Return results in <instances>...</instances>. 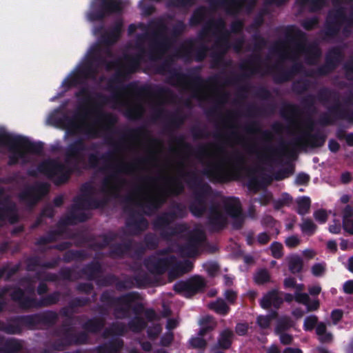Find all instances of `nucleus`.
Instances as JSON below:
<instances>
[{
  "label": "nucleus",
  "instance_id": "obj_47",
  "mask_svg": "<svg viewBox=\"0 0 353 353\" xmlns=\"http://www.w3.org/2000/svg\"><path fill=\"white\" fill-rule=\"evenodd\" d=\"M245 131L250 134H261L262 139L267 143H270L273 139L272 133L268 130H261L259 123L256 121H252L244 128Z\"/></svg>",
  "mask_w": 353,
  "mask_h": 353
},
{
  "label": "nucleus",
  "instance_id": "obj_55",
  "mask_svg": "<svg viewBox=\"0 0 353 353\" xmlns=\"http://www.w3.org/2000/svg\"><path fill=\"white\" fill-rule=\"evenodd\" d=\"M168 122L165 128L174 130L179 128L185 121V117L180 111H176L166 116Z\"/></svg>",
  "mask_w": 353,
  "mask_h": 353
},
{
  "label": "nucleus",
  "instance_id": "obj_29",
  "mask_svg": "<svg viewBox=\"0 0 353 353\" xmlns=\"http://www.w3.org/2000/svg\"><path fill=\"white\" fill-rule=\"evenodd\" d=\"M108 201V200L105 198L98 199L92 196L88 195V196L84 198H74L72 208L74 212L83 208L99 209L104 208L107 205Z\"/></svg>",
  "mask_w": 353,
  "mask_h": 353
},
{
  "label": "nucleus",
  "instance_id": "obj_14",
  "mask_svg": "<svg viewBox=\"0 0 353 353\" xmlns=\"http://www.w3.org/2000/svg\"><path fill=\"white\" fill-rule=\"evenodd\" d=\"M344 23L353 26V6L350 15L347 17L344 7H339L328 12L324 24V28L321 31L323 40L336 37L340 32Z\"/></svg>",
  "mask_w": 353,
  "mask_h": 353
},
{
  "label": "nucleus",
  "instance_id": "obj_25",
  "mask_svg": "<svg viewBox=\"0 0 353 353\" xmlns=\"http://www.w3.org/2000/svg\"><path fill=\"white\" fill-rule=\"evenodd\" d=\"M7 142L12 145H20L23 151L32 154L41 155L43 151V143L41 141L34 142L29 140L26 137L21 135L8 136L6 135Z\"/></svg>",
  "mask_w": 353,
  "mask_h": 353
},
{
  "label": "nucleus",
  "instance_id": "obj_4",
  "mask_svg": "<svg viewBox=\"0 0 353 353\" xmlns=\"http://www.w3.org/2000/svg\"><path fill=\"white\" fill-rule=\"evenodd\" d=\"M94 149V144L88 148L82 138H78L65 148V162L68 167L56 159H48L38 165L37 170L48 179L53 180L57 185L64 184L68 181L70 175L79 170V164L84 159L83 152Z\"/></svg>",
  "mask_w": 353,
  "mask_h": 353
},
{
  "label": "nucleus",
  "instance_id": "obj_37",
  "mask_svg": "<svg viewBox=\"0 0 353 353\" xmlns=\"http://www.w3.org/2000/svg\"><path fill=\"white\" fill-rule=\"evenodd\" d=\"M148 277L145 274L136 275L134 277L128 276L123 280H118L116 283V289L118 291L130 290L134 288V281L138 286H141L143 283H146Z\"/></svg>",
  "mask_w": 353,
  "mask_h": 353
},
{
  "label": "nucleus",
  "instance_id": "obj_61",
  "mask_svg": "<svg viewBox=\"0 0 353 353\" xmlns=\"http://www.w3.org/2000/svg\"><path fill=\"white\" fill-rule=\"evenodd\" d=\"M210 310L214 311L216 314L221 316H226L230 311V307L228 305L225 301L219 298L215 301L212 302L209 305Z\"/></svg>",
  "mask_w": 353,
  "mask_h": 353
},
{
  "label": "nucleus",
  "instance_id": "obj_23",
  "mask_svg": "<svg viewBox=\"0 0 353 353\" xmlns=\"http://www.w3.org/2000/svg\"><path fill=\"white\" fill-rule=\"evenodd\" d=\"M176 262V256L170 255L164 258H159L152 255L144 261V265L146 269L153 274L161 275L171 270V266Z\"/></svg>",
  "mask_w": 353,
  "mask_h": 353
},
{
  "label": "nucleus",
  "instance_id": "obj_16",
  "mask_svg": "<svg viewBox=\"0 0 353 353\" xmlns=\"http://www.w3.org/2000/svg\"><path fill=\"white\" fill-rule=\"evenodd\" d=\"M261 57L259 54L250 55L247 59L239 65V68L243 71L241 74L232 75L225 79V85H236L249 79L252 76L261 73Z\"/></svg>",
  "mask_w": 353,
  "mask_h": 353
},
{
  "label": "nucleus",
  "instance_id": "obj_34",
  "mask_svg": "<svg viewBox=\"0 0 353 353\" xmlns=\"http://www.w3.org/2000/svg\"><path fill=\"white\" fill-rule=\"evenodd\" d=\"M202 174L212 182H224L228 179L225 170L219 164H210L202 171Z\"/></svg>",
  "mask_w": 353,
  "mask_h": 353
},
{
  "label": "nucleus",
  "instance_id": "obj_43",
  "mask_svg": "<svg viewBox=\"0 0 353 353\" xmlns=\"http://www.w3.org/2000/svg\"><path fill=\"white\" fill-rule=\"evenodd\" d=\"M105 325V318L94 316L88 319L84 323H83V332H85L88 334V333L98 334L103 329Z\"/></svg>",
  "mask_w": 353,
  "mask_h": 353
},
{
  "label": "nucleus",
  "instance_id": "obj_62",
  "mask_svg": "<svg viewBox=\"0 0 353 353\" xmlns=\"http://www.w3.org/2000/svg\"><path fill=\"white\" fill-rule=\"evenodd\" d=\"M101 122H105L108 123L107 125L104 126V129L111 133V134H115L118 132L117 131L114 130V124L116 122V119L110 114L100 113L96 119V123H99Z\"/></svg>",
  "mask_w": 353,
  "mask_h": 353
},
{
  "label": "nucleus",
  "instance_id": "obj_1",
  "mask_svg": "<svg viewBox=\"0 0 353 353\" xmlns=\"http://www.w3.org/2000/svg\"><path fill=\"white\" fill-rule=\"evenodd\" d=\"M124 62L116 60L107 63V68H114V73L108 81V89L114 92L112 100L118 104L127 107L126 116L132 119H139L142 117L144 108L142 104L136 103L131 105L128 101L122 100L121 96L134 94L141 97L144 96H157L159 97H174L173 92L168 88L156 86L154 90L150 85L139 86L137 81L128 84L123 82L129 79L132 74L136 73L141 63V54H125Z\"/></svg>",
  "mask_w": 353,
  "mask_h": 353
},
{
  "label": "nucleus",
  "instance_id": "obj_3",
  "mask_svg": "<svg viewBox=\"0 0 353 353\" xmlns=\"http://www.w3.org/2000/svg\"><path fill=\"white\" fill-rule=\"evenodd\" d=\"M145 134V130L143 127L127 129L119 141H114L112 136H107V143L113 147V150L108 151L101 155L99 152L90 153L88 156V163L90 168L98 169L103 174L109 173L102 180L101 191L108 196L118 199L120 197V192L126 183L125 179L119 176L121 174H132L136 168L135 163H126L121 161L119 163L110 162L114 159V154L122 151L124 148L125 138H137Z\"/></svg>",
  "mask_w": 353,
  "mask_h": 353
},
{
  "label": "nucleus",
  "instance_id": "obj_49",
  "mask_svg": "<svg viewBox=\"0 0 353 353\" xmlns=\"http://www.w3.org/2000/svg\"><path fill=\"white\" fill-rule=\"evenodd\" d=\"M276 105L274 103L267 104L264 107H258L254 105H249L247 108L248 115L250 117L265 116L274 112Z\"/></svg>",
  "mask_w": 353,
  "mask_h": 353
},
{
  "label": "nucleus",
  "instance_id": "obj_6",
  "mask_svg": "<svg viewBox=\"0 0 353 353\" xmlns=\"http://www.w3.org/2000/svg\"><path fill=\"white\" fill-rule=\"evenodd\" d=\"M180 165L182 168L179 170V176L168 178V185L161 191L166 190L171 185L172 178H178L181 182L183 181L181 178L183 179L192 190V201L189 205V210L194 216L201 218L207 212L208 199L212 196V188L210 185L203 181L196 170L185 171L183 164L181 163Z\"/></svg>",
  "mask_w": 353,
  "mask_h": 353
},
{
  "label": "nucleus",
  "instance_id": "obj_53",
  "mask_svg": "<svg viewBox=\"0 0 353 353\" xmlns=\"http://www.w3.org/2000/svg\"><path fill=\"white\" fill-rule=\"evenodd\" d=\"M288 267L290 272L294 275L301 274L304 263L303 259L298 254H293L288 257Z\"/></svg>",
  "mask_w": 353,
  "mask_h": 353
},
{
  "label": "nucleus",
  "instance_id": "obj_33",
  "mask_svg": "<svg viewBox=\"0 0 353 353\" xmlns=\"http://www.w3.org/2000/svg\"><path fill=\"white\" fill-rule=\"evenodd\" d=\"M103 270L101 262L93 260L85 264L80 270V273L90 281H96L103 274Z\"/></svg>",
  "mask_w": 353,
  "mask_h": 353
},
{
  "label": "nucleus",
  "instance_id": "obj_31",
  "mask_svg": "<svg viewBox=\"0 0 353 353\" xmlns=\"http://www.w3.org/2000/svg\"><path fill=\"white\" fill-rule=\"evenodd\" d=\"M8 292H10L11 300L23 310L22 303L26 298L25 290L16 285H7L0 289V299H3Z\"/></svg>",
  "mask_w": 353,
  "mask_h": 353
},
{
  "label": "nucleus",
  "instance_id": "obj_64",
  "mask_svg": "<svg viewBox=\"0 0 353 353\" xmlns=\"http://www.w3.org/2000/svg\"><path fill=\"white\" fill-rule=\"evenodd\" d=\"M228 99V94L227 92H223L220 94L216 99V105L210 108L206 111L208 117H214L218 114L219 106L224 105Z\"/></svg>",
  "mask_w": 353,
  "mask_h": 353
},
{
  "label": "nucleus",
  "instance_id": "obj_15",
  "mask_svg": "<svg viewBox=\"0 0 353 353\" xmlns=\"http://www.w3.org/2000/svg\"><path fill=\"white\" fill-rule=\"evenodd\" d=\"M124 8L125 3L121 0H93L86 18L90 22L103 21L105 17L113 14L121 16Z\"/></svg>",
  "mask_w": 353,
  "mask_h": 353
},
{
  "label": "nucleus",
  "instance_id": "obj_52",
  "mask_svg": "<svg viewBox=\"0 0 353 353\" xmlns=\"http://www.w3.org/2000/svg\"><path fill=\"white\" fill-rule=\"evenodd\" d=\"M301 114V110L296 104L285 102L280 109L281 116L288 120H292Z\"/></svg>",
  "mask_w": 353,
  "mask_h": 353
},
{
  "label": "nucleus",
  "instance_id": "obj_48",
  "mask_svg": "<svg viewBox=\"0 0 353 353\" xmlns=\"http://www.w3.org/2000/svg\"><path fill=\"white\" fill-rule=\"evenodd\" d=\"M344 58L343 52L339 46L331 48L325 54V61L332 67L336 68Z\"/></svg>",
  "mask_w": 353,
  "mask_h": 353
},
{
  "label": "nucleus",
  "instance_id": "obj_26",
  "mask_svg": "<svg viewBox=\"0 0 353 353\" xmlns=\"http://www.w3.org/2000/svg\"><path fill=\"white\" fill-rule=\"evenodd\" d=\"M6 135L15 136L8 132L4 128H0V146L7 147L10 152L8 157V165H14L19 163V159H24L26 158V152L20 149V145H12L7 142Z\"/></svg>",
  "mask_w": 353,
  "mask_h": 353
},
{
  "label": "nucleus",
  "instance_id": "obj_13",
  "mask_svg": "<svg viewBox=\"0 0 353 353\" xmlns=\"http://www.w3.org/2000/svg\"><path fill=\"white\" fill-rule=\"evenodd\" d=\"M54 335L59 337L50 344L52 349L55 351H63L72 345H85L89 341V335L85 332H74L71 323L67 321L54 330Z\"/></svg>",
  "mask_w": 353,
  "mask_h": 353
},
{
  "label": "nucleus",
  "instance_id": "obj_8",
  "mask_svg": "<svg viewBox=\"0 0 353 353\" xmlns=\"http://www.w3.org/2000/svg\"><path fill=\"white\" fill-rule=\"evenodd\" d=\"M102 48L93 45L88 51L83 62L78 67L77 71L64 79L62 86L66 90L77 87L88 79H94L99 68L107 63V60L102 56Z\"/></svg>",
  "mask_w": 353,
  "mask_h": 353
},
{
  "label": "nucleus",
  "instance_id": "obj_57",
  "mask_svg": "<svg viewBox=\"0 0 353 353\" xmlns=\"http://www.w3.org/2000/svg\"><path fill=\"white\" fill-rule=\"evenodd\" d=\"M102 239L101 242L94 241L90 245V248L92 250H103L108 246H110V243L117 238V234L114 232H110L106 234L99 235Z\"/></svg>",
  "mask_w": 353,
  "mask_h": 353
},
{
  "label": "nucleus",
  "instance_id": "obj_39",
  "mask_svg": "<svg viewBox=\"0 0 353 353\" xmlns=\"http://www.w3.org/2000/svg\"><path fill=\"white\" fill-rule=\"evenodd\" d=\"M123 202L125 204L123 207V212L128 214L125 225L126 227H128V223L133 220H137V217L142 214V212H141L139 210H135L132 206L137 203L135 202V199L132 194L125 196Z\"/></svg>",
  "mask_w": 353,
  "mask_h": 353
},
{
  "label": "nucleus",
  "instance_id": "obj_24",
  "mask_svg": "<svg viewBox=\"0 0 353 353\" xmlns=\"http://www.w3.org/2000/svg\"><path fill=\"white\" fill-rule=\"evenodd\" d=\"M123 21L121 18L117 19L110 30L107 32H104L101 37V42L107 46L114 45L119 39L122 31H123ZM95 43L94 45H96ZM99 45V43H97ZM99 46L102 48V56L103 54L110 55L111 51L108 47L103 48L100 44Z\"/></svg>",
  "mask_w": 353,
  "mask_h": 353
},
{
  "label": "nucleus",
  "instance_id": "obj_40",
  "mask_svg": "<svg viewBox=\"0 0 353 353\" xmlns=\"http://www.w3.org/2000/svg\"><path fill=\"white\" fill-rule=\"evenodd\" d=\"M229 15L236 16L245 8L250 12L254 6L253 0H228Z\"/></svg>",
  "mask_w": 353,
  "mask_h": 353
},
{
  "label": "nucleus",
  "instance_id": "obj_7",
  "mask_svg": "<svg viewBox=\"0 0 353 353\" xmlns=\"http://www.w3.org/2000/svg\"><path fill=\"white\" fill-rule=\"evenodd\" d=\"M171 185L165 191H160L154 195L147 196L143 201H139L136 205L142 209V214L128 223V228L134 230V234H137L146 230L148 227V221L143 214L150 216L158 211L166 202L169 196H178L185 190L182 182L178 178H172Z\"/></svg>",
  "mask_w": 353,
  "mask_h": 353
},
{
  "label": "nucleus",
  "instance_id": "obj_18",
  "mask_svg": "<svg viewBox=\"0 0 353 353\" xmlns=\"http://www.w3.org/2000/svg\"><path fill=\"white\" fill-rule=\"evenodd\" d=\"M188 215L186 206L182 203L172 201L169 210L157 216L153 221L154 228H163L176 219H183Z\"/></svg>",
  "mask_w": 353,
  "mask_h": 353
},
{
  "label": "nucleus",
  "instance_id": "obj_27",
  "mask_svg": "<svg viewBox=\"0 0 353 353\" xmlns=\"http://www.w3.org/2000/svg\"><path fill=\"white\" fill-rule=\"evenodd\" d=\"M208 210L207 224L212 232H220L223 230L227 225V219L221 212L219 205L212 203Z\"/></svg>",
  "mask_w": 353,
  "mask_h": 353
},
{
  "label": "nucleus",
  "instance_id": "obj_51",
  "mask_svg": "<svg viewBox=\"0 0 353 353\" xmlns=\"http://www.w3.org/2000/svg\"><path fill=\"white\" fill-rule=\"evenodd\" d=\"M199 325L198 335L204 337L216 328L217 323L212 316H205L200 320Z\"/></svg>",
  "mask_w": 353,
  "mask_h": 353
},
{
  "label": "nucleus",
  "instance_id": "obj_19",
  "mask_svg": "<svg viewBox=\"0 0 353 353\" xmlns=\"http://www.w3.org/2000/svg\"><path fill=\"white\" fill-rule=\"evenodd\" d=\"M48 192L49 185L46 183H38L22 190L19 194V199L28 208L32 209Z\"/></svg>",
  "mask_w": 353,
  "mask_h": 353
},
{
  "label": "nucleus",
  "instance_id": "obj_22",
  "mask_svg": "<svg viewBox=\"0 0 353 353\" xmlns=\"http://www.w3.org/2000/svg\"><path fill=\"white\" fill-rule=\"evenodd\" d=\"M61 293L59 291H54L40 299L26 295L24 301L22 303L23 310L27 311L31 309H39L47 307L56 305L60 301Z\"/></svg>",
  "mask_w": 353,
  "mask_h": 353
},
{
  "label": "nucleus",
  "instance_id": "obj_63",
  "mask_svg": "<svg viewBox=\"0 0 353 353\" xmlns=\"http://www.w3.org/2000/svg\"><path fill=\"white\" fill-rule=\"evenodd\" d=\"M59 234V231L50 230L46 233L45 236H41L37 239L35 242V245L37 246H42L50 243L55 242L58 239Z\"/></svg>",
  "mask_w": 353,
  "mask_h": 353
},
{
  "label": "nucleus",
  "instance_id": "obj_60",
  "mask_svg": "<svg viewBox=\"0 0 353 353\" xmlns=\"http://www.w3.org/2000/svg\"><path fill=\"white\" fill-rule=\"evenodd\" d=\"M225 54L212 50L210 54L212 58L210 67L211 68H218L221 66L228 67L231 65V61H225L224 59Z\"/></svg>",
  "mask_w": 353,
  "mask_h": 353
},
{
  "label": "nucleus",
  "instance_id": "obj_20",
  "mask_svg": "<svg viewBox=\"0 0 353 353\" xmlns=\"http://www.w3.org/2000/svg\"><path fill=\"white\" fill-rule=\"evenodd\" d=\"M89 219L88 214L83 212L76 213L71 208L69 213L61 218L57 223V229L54 231H59V236L65 234V238L75 239L78 237V234L68 231L67 226L76 224L77 222L83 223Z\"/></svg>",
  "mask_w": 353,
  "mask_h": 353
},
{
  "label": "nucleus",
  "instance_id": "obj_50",
  "mask_svg": "<svg viewBox=\"0 0 353 353\" xmlns=\"http://www.w3.org/2000/svg\"><path fill=\"white\" fill-rule=\"evenodd\" d=\"M186 242L190 245H193L199 250L201 244L205 240V235L203 230L200 229H194L190 230L184 235Z\"/></svg>",
  "mask_w": 353,
  "mask_h": 353
},
{
  "label": "nucleus",
  "instance_id": "obj_46",
  "mask_svg": "<svg viewBox=\"0 0 353 353\" xmlns=\"http://www.w3.org/2000/svg\"><path fill=\"white\" fill-rule=\"evenodd\" d=\"M123 347V341L114 339L108 343L99 345L95 347L97 353H119Z\"/></svg>",
  "mask_w": 353,
  "mask_h": 353
},
{
  "label": "nucleus",
  "instance_id": "obj_42",
  "mask_svg": "<svg viewBox=\"0 0 353 353\" xmlns=\"http://www.w3.org/2000/svg\"><path fill=\"white\" fill-rule=\"evenodd\" d=\"M6 220H8L11 224L19 221V215L14 203L9 202L3 207H0V221Z\"/></svg>",
  "mask_w": 353,
  "mask_h": 353
},
{
  "label": "nucleus",
  "instance_id": "obj_38",
  "mask_svg": "<svg viewBox=\"0 0 353 353\" xmlns=\"http://www.w3.org/2000/svg\"><path fill=\"white\" fill-rule=\"evenodd\" d=\"M133 240L128 239L122 243L111 244L109 256L111 257L123 258L132 250Z\"/></svg>",
  "mask_w": 353,
  "mask_h": 353
},
{
  "label": "nucleus",
  "instance_id": "obj_9",
  "mask_svg": "<svg viewBox=\"0 0 353 353\" xmlns=\"http://www.w3.org/2000/svg\"><path fill=\"white\" fill-rule=\"evenodd\" d=\"M173 59L169 57L157 68V73L168 74L166 82L173 86L180 87L184 90H191L192 97L199 99L200 88L204 85L205 80L196 72L183 73L179 68H172Z\"/></svg>",
  "mask_w": 353,
  "mask_h": 353
},
{
  "label": "nucleus",
  "instance_id": "obj_28",
  "mask_svg": "<svg viewBox=\"0 0 353 353\" xmlns=\"http://www.w3.org/2000/svg\"><path fill=\"white\" fill-rule=\"evenodd\" d=\"M205 286L203 279L200 276H194L186 281H180L174 284V290L177 293L185 292L190 296L198 293Z\"/></svg>",
  "mask_w": 353,
  "mask_h": 353
},
{
  "label": "nucleus",
  "instance_id": "obj_58",
  "mask_svg": "<svg viewBox=\"0 0 353 353\" xmlns=\"http://www.w3.org/2000/svg\"><path fill=\"white\" fill-rule=\"evenodd\" d=\"M127 326L132 332L140 333L148 327V323L141 316H135L128 321Z\"/></svg>",
  "mask_w": 353,
  "mask_h": 353
},
{
  "label": "nucleus",
  "instance_id": "obj_35",
  "mask_svg": "<svg viewBox=\"0 0 353 353\" xmlns=\"http://www.w3.org/2000/svg\"><path fill=\"white\" fill-rule=\"evenodd\" d=\"M78 117L79 114L72 117L64 114L57 120V123L65 129L68 135L74 136L81 131V126L77 121Z\"/></svg>",
  "mask_w": 353,
  "mask_h": 353
},
{
  "label": "nucleus",
  "instance_id": "obj_21",
  "mask_svg": "<svg viewBox=\"0 0 353 353\" xmlns=\"http://www.w3.org/2000/svg\"><path fill=\"white\" fill-rule=\"evenodd\" d=\"M326 138L327 136L320 132L315 133L302 132L299 136L292 140L290 144L303 150L307 148H321L325 144Z\"/></svg>",
  "mask_w": 353,
  "mask_h": 353
},
{
  "label": "nucleus",
  "instance_id": "obj_30",
  "mask_svg": "<svg viewBox=\"0 0 353 353\" xmlns=\"http://www.w3.org/2000/svg\"><path fill=\"white\" fill-rule=\"evenodd\" d=\"M283 292L276 289H272L265 294L259 301L260 306L263 309L268 310L273 307L279 310L283 303V299L281 296Z\"/></svg>",
  "mask_w": 353,
  "mask_h": 353
},
{
  "label": "nucleus",
  "instance_id": "obj_12",
  "mask_svg": "<svg viewBox=\"0 0 353 353\" xmlns=\"http://www.w3.org/2000/svg\"><path fill=\"white\" fill-rule=\"evenodd\" d=\"M112 293L113 291L105 290L101 293L99 299L102 304L108 307H114V316L117 319L127 318L131 303L141 299L140 294L136 291L129 292L119 296H113Z\"/></svg>",
  "mask_w": 353,
  "mask_h": 353
},
{
  "label": "nucleus",
  "instance_id": "obj_10",
  "mask_svg": "<svg viewBox=\"0 0 353 353\" xmlns=\"http://www.w3.org/2000/svg\"><path fill=\"white\" fill-rule=\"evenodd\" d=\"M58 314L53 310H46L32 314L12 317L9 323L0 320V331L8 334H19L23 327L35 330L41 326L52 327L58 321Z\"/></svg>",
  "mask_w": 353,
  "mask_h": 353
},
{
  "label": "nucleus",
  "instance_id": "obj_32",
  "mask_svg": "<svg viewBox=\"0 0 353 353\" xmlns=\"http://www.w3.org/2000/svg\"><path fill=\"white\" fill-rule=\"evenodd\" d=\"M234 338V332L230 328L221 330L216 339V342L212 346L211 350H228L232 347Z\"/></svg>",
  "mask_w": 353,
  "mask_h": 353
},
{
  "label": "nucleus",
  "instance_id": "obj_11",
  "mask_svg": "<svg viewBox=\"0 0 353 353\" xmlns=\"http://www.w3.org/2000/svg\"><path fill=\"white\" fill-rule=\"evenodd\" d=\"M316 100L323 105H327L330 101L334 102V105L327 108L328 112L336 118L350 120L348 117H351V111L343 108L340 103L339 94L336 91L328 88H322L318 91L316 96L310 94L305 97L302 99L301 103L306 110L314 112L316 110Z\"/></svg>",
  "mask_w": 353,
  "mask_h": 353
},
{
  "label": "nucleus",
  "instance_id": "obj_56",
  "mask_svg": "<svg viewBox=\"0 0 353 353\" xmlns=\"http://www.w3.org/2000/svg\"><path fill=\"white\" fill-rule=\"evenodd\" d=\"M193 268L194 265L192 262L189 260L177 261L176 259V262H174V263L171 266L170 274H175L177 276H181L191 272Z\"/></svg>",
  "mask_w": 353,
  "mask_h": 353
},
{
  "label": "nucleus",
  "instance_id": "obj_44",
  "mask_svg": "<svg viewBox=\"0 0 353 353\" xmlns=\"http://www.w3.org/2000/svg\"><path fill=\"white\" fill-rule=\"evenodd\" d=\"M209 16V8L205 6H199L192 12L189 19V25L191 27H197L205 22L206 23ZM209 20H208V21Z\"/></svg>",
  "mask_w": 353,
  "mask_h": 353
},
{
  "label": "nucleus",
  "instance_id": "obj_5",
  "mask_svg": "<svg viewBox=\"0 0 353 353\" xmlns=\"http://www.w3.org/2000/svg\"><path fill=\"white\" fill-rule=\"evenodd\" d=\"M154 30L150 33L139 34L137 37L135 48L141 54V61L145 57L151 61L161 59L172 47V41L165 35L168 26L165 23L159 20L154 23Z\"/></svg>",
  "mask_w": 353,
  "mask_h": 353
},
{
  "label": "nucleus",
  "instance_id": "obj_45",
  "mask_svg": "<svg viewBox=\"0 0 353 353\" xmlns=\"http://www.w3.org/2000/svg\"><path fill=\"white\" fill-rule=\"evenodd\" d=\"M223 209L229 216H236L243 212L241 203L239 198L226 197L223 201Z\"/></svg>",
  "mask_w": 353,
  "mask_h": 353
},
{
  "label": "nucleus",
  "instance_id": "obj_36",
  "mask_svg": "<svg viewBox=\"0 0 353 353\" xmlns=\"http://www.w3.org/2000/svg\"><path fill=\"white\" fill-rule=\"evenodd\" d=\"M157 230L161 231V236L166 240H168L174 236H178L183 234H187L189 230V228L186 223H177L174 225H168L163 228H154Z\"/></svg>",
  "mask_w": 353,
  "mask_h": 353
},
{
  "label": "nucleus",
  "instance_id": "obj_41",
  "mask_svg": "<svg viewBox=\"0 0 353 353\" xmlns=\"http://www.w3.org/2000/svg\"><path fill=\"white\" fill-rule=\"evenodd\" d=\"M229 15L236 16L245 8L250 12L254 6L253 0H228Z\"/></svg>",
  "mask_w": 353,
  "mask_h": 353
},
{
  "label": "nucleus",
  "instance_id": "obj_54",
  "mask_svg": "<svg viewBox=\"0 0 353 353\" xmlns=\"http://www.w3.org/2000/svg\"><path fill=\"white\" fill-rule=\"evenodd\" d=\"M23 348L21 341L15 338L6 339L0 347V353H19Z\"/></svg>",
  "mask_w": 353,
  "mask_h": 353
},
{
  "label": "nucleus",
  "instance_id": "obj_2",
  "mask_svg": "<svg viewBox=\"0 0 353 353\" xmlns=\"http://www.w3.org/2000/svg\"><path fill=\"white\" fill-rule=\"evenodd\" d=\"M307 42L306 34L295 26L285 28V40L276 41L271 48L279 57L278 62L270 68L271 71H276L274 75L275 83L288 82L303 71V65L299 61L301 54H305V61L309 65L314 64L320 57V49Z\"/></svg>",
  "mask_w": 353,
  "mask_h": 353
},
{
  "label": "nucleus",
  "instance_id": "obj_17",
  "mask_svg": "<svg viewBox=\"0 0 353 353\" xmlns=\"http://www.w3.org/2000/svg\"><path fill=\"white\" fill-rule=\"evenodd\" d=\"M210 33L216 37V41L231 45L230 32L226 29V23L223 18L209 19L199 32L198 37L200 40H204Z\"/></svg>",
  "mask_w": 353,
  "mask_h": 353
},
{
  "label": "nucleus",
  "instance_id": "obj_59",
  "mask_svg": "<svg viewBox=\"0 0 353 353\" xmlns=\"http://www.w3.org/2000/svg\"><path fill=\"white\" fill-rule=\"evenodd\" d=\"M87 257L88 255L84 250H68L63 254L62 261L70 263L73 261H83Z\"/></svg>",
  "mask_w": 353,
  "mask_h": 353
}]
</instances>
